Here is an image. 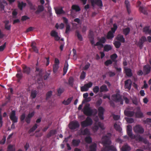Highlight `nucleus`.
Returning <instances> with one entry per match:
<instances>
[{"label":"nucleus","mask_w":151,"mask_h":151,"mask_svg":"<svg viewBox=\"0 0 151 151\" xmlns=\"http://www.w3.org/2000/svg\"><path fill=\"white\" fill-rule=\"evenodd\" d=\"M80 142V141L79 139H73L72 142V145L74 146H78Z\"/></svg>","instance_id":"obj_32"},{"label":"nucleus","mask_w":151,"mask_h":151,"mask_svg":"<svg viewBox=\"0 0 151 151\" xmlns=\"http://www.w3.org/2000/svg\"><path fill=\"white\" fill-rule=\"evenodd\" d=\"M83 113L87 116H91L92 115L96 114L97 111L96 109H91L89 107V104L85 105L83 109Z\"/></svg>","instance_id":"obj_2"},{"label":"nucleus","mask_w":151,"mask_h":151,"mask_svg":"<svg viewBox=\"0 0 151 151\" xmlns=\"http://www.w3.org/2000/svg\"><path fill=\"white\" fill-rule=\"evenodd\" d=\"M143 71L144 73L147 74L149 73L150 71V67L149 65L147 64L144 66Z\"/></svg>","instance_id":"obj_16"},{"label":"nucleus","mask_w":151,"mask_h":151,"mask_svg":"<svg viewBox=\"0 0 151 151\" xmlns=\"http://www.w3.org/2000/svg\"><path fill=\"white\" fill-rule=\"evenodd\" d=\"M124 3L127 9V12L128 14H129L131 12V10L130 9V6L129 4V2L128 1L126 0Z\"/></svg>","instance_id":"obj_24"},{"label":"nucleus","mask_w":151,"mask_h":151,"mask_svg":"<svg viewBox=\"0 0 151 151\" xmlns=\"http://www.w3.org/2000/svg\"><path fill=\"white\" fill-rule=\"evenodd\" d=\"M111 135L110 133H109L107 135L104 136L102 137L101 142L103 145V147L101 150V151H116V149L115 147L110 145L111 143L110 140Z\"/></svg>","instance_id":"obj_1"},{"label":"nucleus","mask_w":151,"mask_h":151,"mask_svg":"<svg viewBox=\"0 0 151 151\" xmlns=\"http://www.w3.org/2000/svg\"><path fill=\"white\" fill-rule=\"evenodd\" d=\"M51 35L54 37L55 40H59L60 39V37L58 36V33L55 30H52L50 33Z\"/></svg>","instance_id":"obj_15"},{"label":"nucleus","mask_w":151,"mask_h":151,"mask_svg":"<svg viewBox=\"0 0 151 151\" xmlns=\"http://www.w3.org/2000/svg\"><path fill=\"white\" fill-rule=\"evenodd\" d=\"M52 95V92L50 91L46 94V99H48Z\"/></svg>","instance_id":"obj_60"},{"label":"nucleus","mask_w":151,"mask_h":151,"mask_svg":"<svg viewBox=\"0 0 151 151\" xmlns=\"http://www.w3.org/2000/svg\"><path fill=\"white\" fill-rule=\"evenodd\" d=\"M73 78L72 77H70L69 78L68 81V83L69 85L71 86H73Z\"/></svg>","instance_id":"obj_56"},{"label":"nucleus","mask_w":151,"mask_h":151,"mask_svg":"<svg viewBox=\"0 0 151 151\" xmlns=\"http://www.w3.org/2000/svg\"><path fill=\"white\" fill-rule=\"evenodd\" d=\"M86 73L83 71H82L81 73L80 76V79H84L86 76Z\"/></svg>","instance_id":"obj_55"},{"label":"nucleus","mask_w":151,"mask_h":151,"mask_svg":"<svg viewBox=\"0 0 151 151\" xmlns=\"http://www.w3.org/2000/svg\"><path fill=\"white\" fill-rule=\"evenodd\" d=\"M37 93L36 91L35 90L32 91L31 92V97L32 99H34L35 98L37 95Z\"/></svg>","instance_id":"obj_39"},{"label":"nucleus","mask_w":151,"mask_h":151,"mask_svg":"<svg viewBox=\"0 0 151 151\" xmlns=\"http://www.w3.org/2000/svg\"><path fill=\"white\" fill-rule=\"evenodd\" d=\"M55 11L56 13L58 14L64 13V12L62 8H56L55 9Z\"/></svg>","instance_id":"obj_34"},{"label":"nucleus","mask_w":151,"mask_h":151,"mask_svg":"<svg viewBox=\"0 0 151 151\" xmlns=\"http://www.w3.org/2000/svg\"><path fill=\"white\" fill-rule=\"evenodd\" d=\"M26 5L25 3L22 2L21 3H19L18 4V7L21 10H22L23 7H25Z\"/></svg>","instance_id":"obj_43"},{"label":"nucleus","mask_w":151,"mask_h":151,"mask_svg":"<svg viewBox=\"0 0 151 151\" xmlns=\"http://www.w3.org/2000/svg\"><path fill=\"white\" fill-rule=\"evenodd\" d=\"M91 2L93 6H94L95 4L100 7H102L103 5L102 2L101 0H91Z\"/></svg>","instance_id":"obj_14"},{"label":"nucleus","mask_w":151,"mask_h":151,"mask_svg":"<svg viewBox=\"0 0 151 151\" xmlns=\"http://www.w3.org/2000/svg\"><path fill=\"white\" fill-rule=\"evenodd\" d=\"M99 127L102 129H105L104 125L100 122H99L98 123H95L94 126L92 127V129L94 132H96L99 129Z\"/></svg>","instance_id":"obj_8"},{"label":"nucleus","mask_w":151,"mask_h":151,"mask_svg":"<svg viewBox=\"0 0 151 151\" xmlns=\"http://www.w3.org/2000/svg\"><path fill=\"white\" fill-rule=\"evenodd\" d=\"M15 115V111H12L9 115L10 118L14 123L17 122V118L16 117Z\"/></svg>","instance_id":"obj_13"},{"label":"nucleus","mask_w":151,"mask_h":151,"mask_svg":"<svg viewBox=\"0 0 151 151\" xmlns=\"http://www.w3.org/2000/svg\"><path fill=\"white\" fill-rule=\"evenodd\" d=\"M134 139H135L136 140H138L139 141H142L144 140L143 138L140 135H137L136 136L135 135V138Z\"/></svg>","instance_id":"obj_46"},{"label":"nucleus","mask_w":151,"mask_h":151,"mask_svg":"<svg viewBox=\"0 0 151 151\" xmlns=\"http://www.w3.org/2000/svg\"><path fill=\"white\" fill-rule=\"evenodd\" d=\"M73 99V97H70L67 99L64 100L62 103L65 105H67L71 103Z\"/></svg>","instance_id":"obj_22"},{"label":"nucleus","mask_w":151,"mask_h":151,"mask_svg":"<svg viewBox=\"0 0 151 151\" xmlns=\"http://www.w3.org/2000/svg\"><path fill=\"white\" fill-rule=\"evenodd\" d=\"M112 47L110 45H106L104 47V51H108L112 49Z\"/></svg>","instance_id":"obj_36"},{"label":"nucleus","mask_w":151,"mask_h":151,"mask_svg":"<svg viewBox=\"0 0 151 151\" xmlns=\"http://www.w3.org/2000/svg\"><path fill=\"white\" fill-rule=\"evenodd\" d=\"M76 34L78 39V40L81 41L82 40L83 38L81 35L79 33L78 31H76Z\"/></svg>","instance_id":"obj_45"},{"label":"nucleus","mask_w":151,"mask_h":151,"mask_svg":"<svg viewBox=\"0 0 151 151\" xmlns=\"http://www.w3.org/2000/svg\"><path fill=\"white\" fill-rule=\"evenodd\" d=\"M59 60L57 58H55V63L53 65V70L54 73H56L59 68Z\"/></svg>","instance_id":"obj_10"},{"label":"nucleus","mask_w":151,"mask_h":151,"mask_svg":"<svg viewBox=\"0 0 151 151\" xmlns=\"http://www.w3.org/2000/svg\"><path fill=\"white\" fill-rule=\"evenodd\" d=\"M114 127L116 130L119 132H121L122 130V128L120 127V126L119 125H117L116 123L114 124Z\"/></svg>","instance_id":"obj_41"},{"label":"nucleus","mask_w":151,"mask_h":151,"mask_svg":"<svg viewBox=\"0 0 151 151\" xmlns=\"http://www.w3.org/2000/svg\"><path fill=\"white\" fill-rule=\"evenodd\" d=\"M104 109L102 107H100L98 109V115L99 118L101 120L104 119Z\"/></svg>","instance_id":"obj_12"},{"label":"nucleus","mask_w":151,"mask_h":151,"mask_svg":"<svg viewBox=\"0 0 151 151\" xmlns=\"http://www.w3.org/2000/svg\"><path fill=\"white\" fill-rule=\"evenodd\" d=\"M7 151H15V147L14 145H9L8 147Z\"/></svg>","instance_id":"obj_37"},{"label":"nucleus","mask_w":151,"mask_h":151,"mask_svg":"<svg viewBox=\"0 0 151 151\" xmlns=\"http://www.w3.org/2000/svg\"><path fill=\"white\" fill-rule=\"evenodd\" d=\"M117 28V26L116 24H114L113 27L111 28V31H109L108 33L107 38L109 39L112 38L114 37V33Z\"/></svg>","instance_id":"obj_5"},{"label":"nucleus","mask_w":151,"mask_h":151,"mask_svg":"<svg viewBox=\"0 0 151 151\" xmlns=\"http://www.w3.org/2000/svg\"><path fill=\"white\" fill-rule=\"evenodd\" d=\"M28 4L30 6V7L31 9L35 10L36 9L34 7V6H32V3L30 1L28 2Z\"/></svg>","instance_id":"obj_64"},{"label":"nucleus","mask_w":151,"mask_h":151,"mask_svg":"<svg viewBox=\"0 0 151 151\" xmlns=\"http://www.w3.org/2000/svg\"><path fill=\"white\" fill-rule=\"evenodd\" d=\"M80 131V132L79 133V135H89L90 134V132L87 128L84 129H81Z\"/></svg>","instance_id":"obj_20"},{"label":"nucleus","mask_w":151,"mask_h":151,"mask_svg":"<svg viewBox=\"0 0 151 151\" xmlns=\"http://www.w3.org/2000/svg\"><path fill=\"white\" fill-rule=\"evenodd\" d=\"M117 57V56L116 54H114L111 56V58L113 61H115L116 58Z\"/></svg>","instance_id":"obj_52"},{"label":"nucleus","mask_w":151,"mask_h":151,"mask_svg":"<svg viewBox=\"0 0 151 151\" xmlns=\"http://www.w3.org/2000/svg\"><path fill=\"white\" fill-rule=\"evenodd\" d=\"M112 62L111 60H108L105 62V64L106 66H108L109 65L111 64Z\"/></svg>","instance_id":"obj_61"},{"label":"nucleus","mask_w":151,"mask_h":151,"mask_svg":"<svg viewBox=\"0 0 151 151\" xmlns=\"http://www.w3.org/2000/svg\"><path fill=\"white\" fill-rule=\"evenodd\" d=\"M93 123V121L91 119L88 117L86 119L81 123V125L83 127H85L91 125Z\"/></svg>","instance_id":"obj_3"},{"label":"nucleus","mask_w":151,"mask_h":151,"mask_svg":"<svg viewBox=\"0 0 151 151\" xmlns=\"http://www.w3.org/2000/svg\"><path fill=\"white\" fill-rule=\"evenodd\" d=\"M93 83L91 82H89L88 83L85 84L84 86L81 87V91H88L89 88L91 87Z\"/></svg>","instance_id":"obj_11"},{"label":"nucleus","mask_w":151,"mask_h":151,"mask_svg":"<svg viewBox=\"0 0 151 151\" xmlns=\"http://www.w3.org/2000/svg\"><path fill=\"white\" fill-rule=\"evenodd\" d=\"M99 86H96L93 88V91L95 93H97L99 91Z\"/></svg>","instance_id":"obj_53"},{"label":"nucleus","mask_w":151,"mask_h":151,"mask_svg":"<svg viewBox=\"0 0 151 151\" xmlns=\"http://www.w3.org/2000/svg\"><path fill=\"white\" fill-rule=\"evenodd\" d=\"M73 10H74L76 12H78L80 10V9L79 6L76 5H73L72 6V10L71 12V15L73 16L72 12Z\"/></svg>","instance_id":"obj_25"},{"label":"nucleus","mask_w":151,"mask_h":151,"mask_svg":"<svg viewBox=\"0 0 151 151\" xmlns=\"http://www.w3.org/2000/svg\"><path fill=\"white\" fill-rule=\"evenodd\" d=\"M112 98L114 101L116 102H119L121 104H123V101L121 99L119 93H117L112 96Z\"/></svg>","instance_id":"obj_7"},{"label":"nucleus","mask_w":151,"mask_h":151,"mask_svg":"<svg viewBox=\"0 0 151 151\" xmlns=\"http://www.w3.org/2000/svg\"><path fill=\"white\" fill-rule=\"evenodd\" d=\"M127 122L129 123H132L134 122V119L132 118H128L127 119Z\"/></svg>","instance_id":"obj_62"},{"label":"nucleus","mask_w":151,"mask_h":151,"mask_svg":"<svg viewBox=\"0 0 151 151\" xmlns=\"http://www.w3.org/2000/svg\"><path fill=\"white\" fill-rule=\"evenodd\" d=\"M116 39L121 42L124 43L125 42V39L122 35H118L116 37Z\"/></svg>","instance_id":"obj_28"},{"label":"nucleus","mask_w":151,"mask_h":151,"mask_svg":"<svg viewBox=\"0 0 151 151\" xmlns=\"http://www.w3.org/2000/svg\"><path fill=\"white\" fill-rule=\"evenodd\" d=\"M23 73L27 74H29V73L30 71V69L29 67H27L26 66L24 65L23 67Z\"/></svg>","instance_id":"obj_27"},{"label":"nucleus","mask_w":151,"mask_h":151,"mask_svg":"<svg viewBox=\"0 0 151 151\" xmlns=\"http://www.w3.org/2000/svg\"><path fill=\"white\" fill-rule=\"evenodd\" d=\"M132 127L131 125L127 126V134L131 138L134 139L135 138V135L132 133Z\"/></svg>","instance_id":"obj_9"},{"label":"nucleus","mask_w":151,"mask_h":151,"mask_svg":"<svg viewBox=\"0 0 151 151\" xmlns=\"http://www.w3.org/2000/svg\"><path fill=\"white\" fill-rule=\"evenodd\" d=\"M66 28L65 33L67 34L69 32L70 28V26L68 24H66Z\"/></svg>","instance_id":"obj_57"},{"label":"nucleus","mask_w":151,"mask_h":151,"mask_svg":"<svg viewBox=\"0 0 151 151\" xmlns=\"http://www.w3.org/2000/svg\"><path fill=\"white\" fill-rule=\"evenodd\" d=\"M44 9V7L42 6H38V9L36 12L35 13L37 14H39L40 12H42Z\"/></svg>","instance_id":"obj_40"},{"label":"nucleus","mask_w":151,"mask_h":151,"mask_svg":"<svg viewBox=\"0 0 151 151\" xmlns=\"http://www.w3.org/2000/svg\"><path fill=\"white\" fill-rule=\"evenodd\" d=\"M124 113L125 115L128 116H132L134 114V111H131L128 109H126L124 111Z\"/></svg>","instance_id":"obj_21"},{"label":"nucleus","mask_w":151,"mask_h":151,"mask_svg":"<svg viewBox=\"0 0 151 151\" xmlns=\"http://www.w3.org/2000/svg\"><path fill=\"white\" fill-rule=\"evenodd\" d=\"M37 124H35L33 127L31 128L29 131V133H30L31 132H34L37 128Z\"/></svg>","instance_id":"obj_50"},{"label":"nucleus","mask_w":151,"mask_h":151,"mask_svg":"<svg viewBox=\"0 0 151 151\" xmlns=\"http://www.w3.org/2000/svg\"><path fill=\"white\" fill-rule=\"evenodd\" d=\"M80 124L78 122L76 121H74L71 122L69 124V128L71 129H75L78 128Z\"/></svg>","instance_id":"obj_6"},{"label":"nucleus","mask_w":151,"mask_h":151,"mask_svg":"<svg viewBox=\"0 0 151 151\" xmlns=\"http://www.w3.org/2000/svg\"><path fill=\"white\" fill-rule=\"evenodd\" d=\"M35 112L33 111L31 113L29 114L26 117L25 120L27 123L29 124L30 123L31 119L33 116Z\"/></svg>","instance_id":"obj_17"},{"label":"nucleus","mask_w":151,"mask_h":151,"mask_svg":"<svg viewBox=\"0 0 151 151\" xmlns=\"http://www.w3.org/2000/svg\"><path fill=\"white\" fill-rule=\"evenodd\" d=\"M130 31V29L128 27H127L123 29V32L124 35H127L129 33Z\"/></svg>","instance_id":"obj_38"},{"label":"nucleus","mask_w":151,"mask_h":151,"mask_svg":"<svg viewBox=\"0 0 151 151\" xmlns=\"http://www.w3.org/2000/svg\"><path fill=\"white\" fill-rule=\"evenodd\" d=\"M143 32L146 34H149L151 35V29H149L148 27H146L144 28Z\"/></svg>","instance_id":"obj_33"},{"label":"nucleus","mask_w":151,"mask_h":151,"mask_svg":"<svg viewBox=\"0 0 151 151\" xmlns=\"http://www.w3.org/2000/svg\"><path fill=\"white\" fill-rule=\"evenodd\" d=\"M139 10L140 11H141L144 14H147V13L145 10V9L142 6H140L139 8Z\"/></svg>","instance_id":"obj_49"},{"label":"nucleus","mask_w":151,"mask_h":151,"mask_svg":"<svg viewBox=\"0 0 151 151\" xmlns=\"http://www.w3.org/2000/svg\"><path fill=\"white\" fill-rule=\"evenodd\" d=\"M124 70L126 75L129 77H131L132 76V70L130 68L127 67L124 68Z\"/></svg>","instance_id":"obj_23"},{"label":"nucleus","mask_w":151,"mask_h":151,"mask_svg":"<svg viewBox=\"0 0 151 151\" xmlns=\"http://www.w3.org/2000/svg\"><path fill=\"white\" fill-rule=\"evenodd\" d=\"M94 46H97L99 49H100L103 47L104 45L101 42L99 41L94 44Z\"/></svg>","instance_id":"obj_42"},{"label":"nucleus","mask_w":151,"mask_h":151,"mask_svg":"<svg viewBox=\"0 0 151 151\" xmlns=\"http://www.w3.org/2000/svg\"><path fill=\"white\" fill-rule=\"evenodd\" d=\"M134 131L136 133L142 134L144 132V130L142 127L140 125H137L133 128Z\"/></svg>","instance_id":"obj_4"},{"label":"nucleus","mask_w":151,"mask_h":151,"mask_svg":"<svg viewBox=\"0 0 151 151\" xmlns=\"http://www.w3.org/2000/svg\"><path fill=\"white\" fill-rule=\"evenodd\" d=\"M36 73H38L40 76H42V75H41V73L42 72V70H40L39 68L38 67H36Z\"/></svg>","instance_id":"obj_58"},{"label":"nucleus","mask_w":151,"mask_h":151,"mask_svg":"<svg viewBox=\"0 0 151 151\" xmlns=\"http://www.w3.org/2000/svg\"><path fill=\"white\" fill-rule=\"evenodd\" d=\"M135 116L136 117L141 118L144 117L143 113L141 112L139 109V110L135 113Z\"/></svg>","instance_id":"obj_26"},{"label":"nucleus","mask_w":151,"mask_h":151,"mask_svg":"<svg viewBox=\"0 0 151 151\" xmlns=\"http://www.w3.org/2000/svg\"><path fill=\"white\" fill-rule=\"evenodd\" d=\"M115 46L116 48H119L121 46V43L120 42L118 41H115L114 43Z\"/></svg>","instance_id":"obj_48"},{"label":"nucleus","mask_w":151,"mask_h":151,"mask_svg":"<svg viewBox=\"0 0 151 151\" xmlns=\"http://www.w3.org/2000/svg\"><path fill=\"white\" fill-rule=\"evenodd\" d=\"M147 39L146 37L145 36L142 37L140 39L139 42L138 44V45L141 48L142 47V45L144 42L147 41Z\"/></svg>","instance_id":"obj_18"},{"label":"nucleus","mask_w":151,"mask_h":151,"mask_svg":"<svg viewBox=\"0 0 151 151\" xmlns=\"http://www.w3.org/2000/svg\"><path fill=\"white\" fill-rule=\"evenodd\" d=\"M96 144L95 143H93L90 147L89 151H96Z\"/></svg>","instance_id":"obj_29"},{"label":"nucleus","mask_w":151,"mask_h":151,"mask_svg":"<svg viewBox=\"0 0 151 151\" xmlns=\"http://www.w3.org/2000/svg\"><path fill=\"white\" fill-rule=\"evenodd\" d=\"M25 117H26V115H25V114L24 113L21 116H20V119L21 121H24Z\"/></svg>","instance_id":"obj_63"},{"label":"nucleus","mask_w":151,"mask_h":151,"mask_svg":"<svg viewBox=\"0 0 151 151\" xmlns=\"http://www.w3.org/2000/svg\"><path fill=\"white\" fill-rule=\"evenodd\" d=\"M132 81L130 79H128L125 81V88L129 90L131 89L132 85Z\"/></svg>","instance_id":"obj_19"},{"label":"nucleus","mask_w":151,"mask_h":151,"mask_svg":"<svg viewBox=\"0 0 151 151\" xmlns=\"http://www.w3.org/2000/svg\"><path fill=\"white\" fill-rule=\"evenodd\" d=\"M109 91V89L107 88V86L105 85H103L101 86L100 88V92H107Z\"/></svg>","instance_id":"obj_31"},{"label":"nucleus","mask_w":151,"mask_h":151,"mask_svg":"<svg viewBox=\"0 0 151 151\" xmlns=\"http://www.w3.org/2000/svg\"><path fill=\"white\" fill-rule=\"evenodd\" d=\"M6 140V137L5 136L3 137V138L0 141V144L4 145L5 144Z\"/></svg>","instance_id":"obj_59"},{"label":"nucleus","mask_w":151,"mask_h":151,"mask_svg":"<svg viewBox=\"0 0 151 151\" xmlns=\"http://www.w3.org/2000/svg\"><path fill=\"white\" fill-rule=\"evenodd\" d=\"M5 24V28L7 30H9L10 29V25H8L9 21H6L4 22Z\"/></svg>","instance_id":"obj_47"},{"label":"nucleus","mask_w":151,"mask_h":151,"mask_svg":"<svg viewBox=\"0 0 151 151\" xmlns=\"http://www.w3.org/2000/svg\"><path fill=\"white\" fill-rule=\"evenodd\" d=\"M35 42H32V45L31 46L32 47V48L34 51L36 53H38V50H37V48L36 47L35 45Z\"/></svg>","instance_id":"obj_44"},{"label":"nucleus","mask_w":151,"mask_h":151,"mask_svg":"<svg viewBox=\"0 0 151 151\" xmlns=\"http://www.w3.org/2000/svg\"><path fill=\"white\" fill-rule=\"evenodd\" d=\"M85 141L88 143H90L92 142V139L90 137H87L85 138Z\"/></svg>","instance_id":"obj_54"},{"label":"nucleus","mask_w":151,"mask_h":151,"mask_svg":"<svg viewBox=\"0 0 151 151\" xmlns=\"http://www.w3.org/2000/svg\"><path fill=\"white\" fill-rule=\"evenodd\" d=\"M121 150L122 151H129L131 150V148L127 144H125L122 147Z\"/></svg>","instance_id":"obj_30"},{"label":"nucleus","mask_w":151,"mask_h":151,"mask_svg":"<svg viewBox=\"0 0 151 151\" xmlns=\"http://www.w3.org/2000/svg\"><path fill=\"white\" fill-rule=\"evenodd\" d=\"M68 62L67 61H66L63 68V75H65L68 69Z\"/></svg>","instance_id":"obj_35"},{"label":"nucleus","mask_w":151,"mask_h":151,"mask_svg":"<svg viewBox=\"0 0 151 151\" xmlns=\"http://www.w3.org/2000/svg\"><path fill=\"white\" fill-rule=\"evenodd\" d=\"M56 133V131L55 130H51L48 134V136L49 137H50L55 134Z\"/></svg>","instance_id":"obj_51"}]
</instances>
